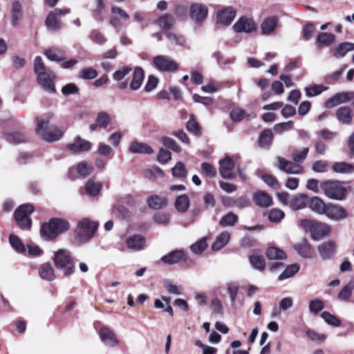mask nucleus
Returning a JSON list of instances; mask_svg holds the SVG:
<instances>
[{
    "label": "nucleus",
    "instance_id": "obj_1",
    "mask_svg": "<svg viewBox=\"0 0 354 354\" xmlns=\"http://www.w3.org/2000/svg\"><path fill=\"white\" fill-rule=\"evenodd\" d=\"M69 228L70 224L66 220L53 218L42 225L40 233L46 240H51L66 232Z\"/></svg>",
    "mask_w": 354,
    "mask_h": 354
},
{
    "label": "nucleus",
    "instance_id": "obj_2",
    "mask_svg": "<svg viewBox=\"0 0 354 354\" xmlns=\"http://www.w3.org/2000/svg\"><path fill=\"white\" fill-rule=\"evenodd\" d=\"M98 225L89 218H83L79 221L77 228L75 230V240L80 243H85L89 241L95 233Z\"/></svg>",
    "mask_w": 354,
    "mask_h": 354
},
{
    "label": "nucleus",
    "instance_id": "obj_3",
    "mask_svg": "<svg viewBox=\"0 0 354 354\" xmlns=\"http://www.w3.org/2000/svg\"><path fill=\"white\" fill-rule=\"evenodd\" d=\"M53 261L57 268L64 269V275L67 277L74 273L75 264L73 261L70 251L66 249H59L55 252Z\"/></svg>",
    "mask_w": 354,
    "mask_h": 354
},
{
    "label": "nucleus",
    "instance_id": "obj_4",
    "mask_svg": "<svg viewBox=\"0 0 354 354\" xmlns=\"http://www.w3.org/2000/svg\"><path fill=\"white\" fill-rule=\"evenodd\" d=\"M320 188L324 194L331 199L341 201L347 194L346 188L338 180H325L321 183Z\"/></svg>",
    "mask_w": 354,
    "mask_h": 354
},
{
    "label": "nucleus",
    "instance_id": "obj_5",
    "mask_svg": "<svg viewBox=\"0 0 354 354\" xmlns=\"http://www.w3.org/2000/svg\"><path fill=\"white\" fill-rule=\"evenodd\" d=\"M300 227L306 232H309L313 240L319 241L330 232L329 227L322 223L303 219L300 221Z\"/></svg>",
    "mask_w": 354,
    "mask_h": 354
},
{
    "label": "nucleus",
    "instance_id": "obj_6",
    "mask_svg": "<svg viewBox=\"0 0 354 354\" xmlns=\"http://www.w3.org/2000/svg\"><path fill=\"white\" fill-rule=\"evenodd\" d=\"M37 122L36 131L44 140L47 142H54L59 140L62 136V131L55 126L47 127L48 121L45 119L36 118Z\"/></svg>",
    "mask_w": 354,
    "mask_h": 354
},
{
    "label": "nucleus",
    "instance_id": "obj_7",
    "mask_svg": "<svg viewBox=\"0 0 354 354\" xmlns=\"http://www.w3.org/2000/svg\"><path fill=\"white\" fill-rule=\"evenodd\" d=\"M34 207L30 204L20 205L15 211V219L17 225L22 230H28L32 225L30 215L34 212Z\"/></svg>",
    "mask_w": 354,
    "mask_h": 354
},
{
    "label": "nucleus",
    "instance_id": "obj_8",
    "mask_svg": "<svg viewBox=\"0 0 354 354\" xmlns=\"http://www.w3.org/2000/svg\"><path fill=\"white\" fill-rule=\"evenodd\" d=\"M152 62L155 67L162 72H174L178 68V64L166 55L155 56Z\"/></svg>",
    "mask_w": 354,
    "mask_h": 354
},
{
    "label": "nucleus",
    "instance_id": "obj_9",
    "mask_svg": "<svg viewBox=\"0 0 354 354\" xmlns=\"http://www.w3.org/2000/svg\"><path fill=\"white\" fill-rule=\"evenodd\" d=\"M353 100L354 91L339 92L326 100V106L330 109L337 105L344 104Z\"/></svg>",
    "mask_w": 354,
    "mask_h": 354
},
{
    "label": "nucleus",
    "instance_id": "obj_10",
    "mask_svg": "<svg viewBox=\"0 0 354 354\" xmlns=\"http://www.w3.org/2000/svg\"><path fill=\"white\" fill-rule=\"evenodd\" d=\"M55 75L52 71L39 74L37 77L38 84L43 88L44 91L49 93H54L56 91L54 80Z\"/></svg>",
    "mask_w": 354,
    "mask_h": 354
},
{
    "label": "nucleus",
    "instance_id": "obj_11",
    "mask_svg": "<svg viewBox=\"0 0 354 354\" xmlns=\"http://www.w3.org/2000/svg\"><path fill=\"white\" fill-rule=\"evenodd\" d=\"M324 214L333 221L342 220L348 216V212L343 207L332 203L327 204Z\"/></svg>",
    "mask_w": 354,
    "mask_h": 354
},
{
    "label": "nucleus",
    "instance_id": "obj_12",
    "mask_svg": "<svg viewBox=\"0 0 354 354\" xmlns=\"http://www.w3.org/2000/svg\"><path fill=\"white\" fill-rule=\"evenodd\" d=\"M219 164V173L223 178L232 179L235 175L233 173L235 164L232 159L229 156L221 159L218 162Z\"/></svg>",
    "mask_w": 354,
    "mask_h": 354
},
{
    "label": "nucleus",
    "instance_id": "obj_13",
    "mask_svg": "<svg viewBox=\"0 0 354 354\" xmlns=\"http://www.w3.org/2000/svg\"><path fill=\"white\" fill-rule=\"evenodd\" d=\"M277 167L288 174H298L303 171L304 168L297 162L289 161L281 157H277Z\"/></svg>",
    "mask_w": 354,
    "mask_h": 354
},
{
    "label": "nucleus",
    "instance_id": "obj_14",
    "mask_svg": "<svg viewBox=\"0 0 354 354\" xmlns=\"http://www.w3.org/2000/svg\"><path fill=\"white\" fill-rule=\"evenodd\" d=\"M336 248V244L332 241H328L320 244L318 246V252L322 260L332 259L335 254Z\"/></svg>",
    "mask_w": 354,
    "mask_h": 354
},
{
    "label": "nucleus",
    "instance_id": "obj_15",
    "mask_svg": "<svg viewBox=\"0 0 354 354\" xmlns=\"http://www.w3.org/2000/svg\"><path fill=\"white\" fill-rule=\"evenodd\" d=\"M208 14L207 7L202 3H194L190 8V17L195 21L201 22L205 19Z\"/></svg>",
    "mask_w": 354,
    "mask_h": 354
},
{
    "label": "nucleus",
    "instance_id": "obj_16",
    "mask_svg": "<svg viewBox=\"0 0 354 354\" xmlns=\"http://www.w3.org/2000/svg\"><path fill=\"white\" fill-rule=\"evenodd\" d=\"M161 261L169 265L176 264L180 261H186L187 256L184 250H176L169 252L161 257Z\"/></svg>",
    "mask_w": 354,
    "mask_h": 354
},
{
    "label": "nucleus",
    "instance_id": "obj_17",
    "mask_svg": "<svg viewBox=\"0 0 354 354\" xmlns=\"http://www.w3.org/2000/svg\"><path fill=\"white\" fill-rule=\"evenodd\" d=\"M233 28L237 32H244L248 33L254 31L257 26L252 19L242 17L234 24Z\"/></svg>",
    "mask_w": 354,
    "mask_h": 354
},
{
    "label": "nucleus",
    "instance_id": "obj_18",
    "mask_svg": "<svg viewBox=\"0 0 354 354\" xmlns=\"http://www.w3.org/2000/svg\"><path fill=\"white\" fill-rule=\"evenodd\" d=\"M335 115L340 124L348 125L352 122L353 112L349 106H342L336 110Z\"/></svg>",
    "mask_w": 354,
    "mask_h": 354
},
{
    "label": "nucleus",
    "instance_id": "obj_19",
    "mask_svg": "<svg viewBox=\"0 0 354 354\" xmlns=\"http://www.w3.org/2000/svg\"><path fill=\"white\" fill-rule=\"evenodd\" d=\"M91 143L87 140L82 139L80 136H77L73 143L67 145V148L73 153L88 151L91 148Z\"/></svg>",
    "mask_w": 354,
    "mask_h": 354
},
{
    "label": "nucleus",
    "instance_id": "obj_20",
    "mask_svg": "<svg viewBox=\"0 0 354 354\" xmlns=\"http://www.w3.org/2000/svg\"><path fill=\"white\" fill-rule=\"evenodd\" d=\"M236 15V11L232 8H226L217 12L218 22L225 26L230 25Z\"/></svg>",
    "mask_w": 354,
    "mask_h": 354
},
{
    "label": "nucleus",
    "instance_id": "obj_21",
    "mask_svg": "<svg viewBox=\"0 0 354 354\" xmlns=\"http://www.w3.org/2000/svg\"><path fill=\"white\" fill-rule=\"evenodd\" d=\"M100 336L102 342L109 346H115L118 344L115 333L107 327H102L100 330Z\"/></svg>",
    "mask_w": 354,
    "mask_h": 354
},
{
    "label": "nucleus",
    "instance_id": "obj_22",
    "mask_svg": "<svg viewBox=\"0 0 354 354\" xmlns=\"http://www.w3.org/2000/svg\"><path fill=\"white\" fill-rule=\"evenodd\" d=\"M255 204L261 207H268L272 205V197L266 192L257 191L253 194Z\"/></svg>",
    "mask_w": 354,
    "mask_h": 354
},
{
    "label": "nucleus",
    "instance_id": "obj_23",
    "mask_svg": "<svg viewBox=\"0 0 354 354\" xmlns=\"http://www.w3.org/2000/svg\"><path fill=\"white\" fill-rule=\"evenodd\" d=\"M295 249L298 254L306 259H312L314 257L315 252L311 245L306 240H303L295 245Z\"/></svg>",
    "mask_w": 354,
    "mask_h": 354
},
{
    "label": "nucleus",
    "instance_id": "obj_24",
    "mask_svg": "<svg viewBox=\"0 0 354 354\" xmlns=\"http://www.w3.org/2000/svg\"><path fill=\"white\" fill-rule=\"evenodd\" d=\"M44 55L49 60L56 62H60L66 58V52L63 49L56 47L45 50Z\"/></svg>",
    "mask_w": 354,
    "mask_h": 354
},
{
    "label": "nucleus",
    "instance_id": "obj_25",
    "mask_svg": "<svg viewBox=\"0 0 354 354\" xmlns=\"http://www.w3.org/2000/svg\"><path fill=\"white\" fill-rule=\"evenodd\" d=\"M23 17L22 6L18 1H14L11 9V24L13 26H18Z\"/></svg>",
    "mask_w": 354,
    "mask_h": 354
},
{
    "label": "nucleus",
    "instance_id": "obj_26",
    "mask_svg": "<svg viewBox=\"0 0 354 354\" xmlns=\"http://www.w3.org/2000/svg\"><path fill=\"white\" fill-rule=\"evenodd\" d=\"M2 138L12 145L23 143L26 140V136L20 131L5 132Z\"/></svg>",
    "mask_w": 354,
    "mask_h": 354
},
{
    "label": "nucleus",
    "instance_id": "obj_27",
    "mask_svg": "<svg viewBox=\"0 0 354 354\" xmlns=\"http://www.w3.org/2000/svg\"><path fill=\"white\" fill-rule=\"evenodd\" d=\"M146 239L141 235H133L127 239V246L134 250H140L145 248Z\"/></svg>",
    "mask_w": 354,
    "mask_h": 354
},
{
    "label": "nucleus",
    "instance_id": "obj_28",
    "mask_svg": "<svg viewBox=\"0 0 354 354\" xmlns=\"http://www.w3.org/2000/svg\"><path fill=\"white\" fill-rule=\"evenodd\" d=\"M129 150L133 153L151 154L153 153V149L149 145L138 141H133L130 144Z\"/></svg>",
    "mask_w": 354,
    "mask_h": 354
},
{
    "label": "nucleus",
    "instance_id": "obj_29",
    "mask_svg": "<svg viewBox=\"0 0 354 354\" xmlns=\"http://www.w3.org/2000/svg\"><path fill=\"white\" fill-rule=\"evenodd\" d=\"M39 277L48 281H52L55 279L54 270L50 263H45L39 268Z\"/></svg>",
    "mask_w": 354,
    "mask_h": 354
},
{
    "label": "nucleus",
    "instance_id": "obj_30",
    "mask_svg": "<svg viewBox=\"0 0 354 354\" xmlns=\"http://www.w3.org/2000/svg\"><path fill=\"white\" fill-rule=\"evenodd\" d=\"M145 77V72L140 67H136L134 69L133 77L130 82V88L136 91L141 86Z\"/></svg>",
    "mask_w": 354,
    "mask_h": 354
},
{
    "label": "nucleus",
    "instance_id": "obj_31",
    "mask_svg": "<svg viewBox=\"0 0 354 354\" xmlns=\"http://www.w3.org/2000/svg\"><path fill=\"white\" fill-rule=\"evenodd\" d=\"M230 239V234L227 231H223L220 233L216 238L214 243L212 245V249L214 251H218L224 248Z\"/></svg>",
    "mask_w": 354,
    "mask_h": 354
},
{
    "label": "nucleus",
    "instance_id": "obj_32",
    "mask_svg": "<svg viewBox=\"0 0 354 354\" xmlns=\"http://www.w3.org/2000/svg\"><path fill=\"white\" fill-rule=\"evenodd\" d=\"M190 205V200L187 195L181 194L176 198L174 202L175 208L180 213L186 212Z\"/></svg>",
    "mask_w": 354,
    "mask_h": 354
},
{
    "label": "nucleus",
    "instance_id": "obj_33",
    "mask_svg": "<svg viewBox=\"0 0 354 354\" xmlns=\"http://www.w3.org/2000/svg\"><path fill=\"white\" fill-rule=\"evenodd\" d=\"M149 207L153 209H160L165 207L167 204V199L165 196L152 195L147 199Z\"/></svg>",
    "mask_w": 354,
    "mask_h": 354
},
{
    "label": "nucleus",
    "instance_id": "obj_34",
    "mask_svg": "<svg viewBox=\"0 0 354 354\" xmlns=\"http://www.w3.org/2000/svg\"><path fill=\"white\" fill-rule=\"evenodd\" d=\"M332 169L334 172L338 174H350L354 173V165L346 162H335Z\"/></svg>",
    "mask_w": 354,
    "mask_h": 354
},
{
    "label": "nucleus",
    "instance_id": "obj_35",
    "mask_svg": "<svg viewBox=\"0 0 354 354\" xmlns=\"http://www.w3.org/2000/svg\"><path fill=\"white\" fill-rule=\"evenodd\" d=\"M354 50V43L344 42L337 46L333 50V55L336 58H341L349 52Z\"/></svg>",
    "mask_w": 354,
    "mask_h": 354
},
{
    "label": "nucleus",
    "instance_id": "obj_36",
    "mask_svg": "<svg viewBox=\"0 0 354 354\" xmlns=\"http://www.w3.org/2000/svg\"><path fill=\"white\" fill-rule=\"evenodd\" d=\"M155 23L161 28L165 30H169L174 26L175 24V19L171 15L165 14L158 18L155 21Z\"/></svg>",
    "mask_w": 354,
    "mask_h": 354
},
{
    "label": "nucleus",
    "instance_id": "obj_37",
    "mask_svg": "<svg viewBox=\"0 0 354 354\" xmlns=\"http://www.w3.org/2000/svg\"><path fill=\"white\" fill-rule=\"evenodd\" d=\"M102 188V184L100 181H95L94 179H89L86 183L85 190L87 194L91 196L98 195Z\"/></svg>",
    "mask_w": 354,
    "mask_h": 354
},
{
    "label": "nucleus",
    "instance_id": "obj_38",
    "mask_svg": "<svg viewBox=\"0 0 354 354\" xmlns=\"http://www.w3.org/2000/svg\"><path fill=\"white\" fill-rule=\"evenodd\" d=\"M278 19L276 17H271L263 20L261 25V32L263 35H270L275 28Z\"/></svg>",
    "mask_w": 354,
    "mask_h": 354
},
{
    "label": "nucleus",
    "instance_id": "obj_39",
    "mask_svg": "<svg viewBox=\"0 0 354 354\" xmlns=\"http://www.w3.org/2000/svg\"><path fill=\"white\" fill-rule=\"evenodd\" d=\"M266 257L270 260H283L286 259V252L277 247H269L266 250Z\"/></svg>",
    "mask_w": 354,
    "mask_h": 354
},
{
    "label": "nucleus",
    "instance_id": "obj_40",
    "mask_svg": "<svg viewBox=\"0 0 354 354\" xmlns=\"http://www.w3.org/2000/svg\"><path fill=\"white\" fill-rule=\"evenodd\" d=\"M309 207L313 212L319 214H324L327 207V204H326L319 197L315 196L310 200Z\"/></svg>",
    "mask_w": 354,
    "mask_h": 354
},
{
    "label": "nucleus",
    "instance_id": "obj_41",
    "mask_svg": "<svg viewBox=\"0 0 354 354\" xmlns=\"http://www.w3.org/2000/svg\"><path fill=\"white\" fill-rule=\"evenodd\" d=\"M239 221V217L234 213L230 212L221 217L219 225L223 227L234 226Z\"/></svg>",
    "mask_w": 354,
    "mask_h": 354
},
{
    "label": "nucleus",
    "instance_id": "obj_42",
    "mask_svg": "<svg viewBox=\"0 0 354 354\" xmlns=\"http://www.w3.org/2000/svg\"><path fill=\"white\" fill-rule=\"evenodd\" d=\"M57 16L50 11L45 20L47 28L53 31H57L62 28V23L57 19Z\"/></svg>",
    "mask_w": 354,
    "mask_h": 354
},
{
    "label": "nucleus",
    "instance_id": "obj_43",
    "mask_svg": "<svg viewBox=\"0 0 354 354\" xmlns=\"http://www.w3.org/2000/svg\"><path fill=\"white\" fill-rule=\"evenodd\" d=\"M307 196L305 194L295 196L290 201V206L294 210L301 209L306 205Z\"/></svg>",
    "mask_w": 354,
    "mask_h": 354
},
{
    "label": "nucleus",
    "instance_id": "obj_44",
    "mask_svg": "<svg viewBox=\"0 0 354 354\" xmlns=\"http://www.w3.org/2000/svg\"><path fill=\"white\" fill-rule=\"evenodd\" d=\"M299 270V266L297 263L288 266L286 269L278 277L279 281H283L293 277Z\"/></svg>",
    "mask_w": 354,
    "mask_h": 354
},
{
    "label": "nucleus",
    "instance_id": "obj_45",
    "mask_svg": "<svg viewBox=\"0 0 354 354\" xmlns=\"http://www.w3.org/2000/svg\"><path fill=\"white\" fill-rule=\"evenodd\" d=\"M335 37L332 33L320 32L317 37V42L319 46H328L335 41Z\"/></svg>",
    "mask_w": 354,
    "mask_h": 354
},
{
    "label": "nucleus",
    "instance_id": "obj_46",
    "mask_svg": "<svg viewBox=\"0 0 354 354\" xmlns=\"http://www.w3.org/2000/svg\"><path fill=\"white\" fill-rule=\"evenodd\" d=\"M249 261L252 268L256 270L263 271L266 268V261L263 256L251 255L249 257Z\"/></svg>",
    "mask_w": 354,
    "mask_h": 354
},
{
    "label": "nucleus",
    "instance_id": "obj_47",
    "mask_svg": "<svg viewBox=\"0 0 354 354\" xmlns=\"http://www.w3.org/2000/svg\"><path fill=\"white\" fill-rule=\"evenodd\" d=\"M272 131L270 129H264L259 136V145L263 147H268L272 144Z\"/></svg>",
    "mask_w": 354,
    "mask_h": 354
},
{
    "label": "nucleus",
    "instance_id": "obj_48",
    "mask_svg": "<svg viewBox=\"0 0 354 354\" xmlns=\"http://www.w3.org/2000/svg\"><path fill=\"white\" fill-rule=\"evenodd\" d=\"M9 242L12 248L18 253H24L26 248L21 239L14 234L9 236Z\"/></svg>",
    "mask_w": 354,
    "mask_h": 354
},
{
    "label": "nucleus",
    "instance_id": "obj_49",
    "mask_svg": "<svg viewBox=\"0 0 354 354\" xmlns=\"http://www.w3.org/2000/svg\"><path fill=\"white\" fill-rule=\"evenodd\" d=\"M327 89L328 88L323 85L315 84L306 87L305 92L307 97H311L321 94Z\"/></svg>",
    "mask_w": 354,
    "mask_h": 354
},
{
    "label": "nucleus",
    "instance_id": "obj_50",
    "mask_svg": "<svg viewBox=\"0 0 354 354\" xmlns=\"http://www.w3.org/2000/svg\"><path fill=\"white\" fill-rule=\"evenodd\" d=\"M354 288V281H351L347 285L344 286L337 295L339 300H346L351 296Z\"/></svg>",
    "mask_w": 354,
    "mask_h": 354
},
{
    "label": "nucleus",
    "instance_id": "obj_51",
    "mask_svg": "<svg viewBox=\"0 0 354 354\" xmlns=\"http://www.w3.org/2000/svg\"><path fill=\"white\" fill-rule=\"evenodd\" d=\"M172 175L178 178H185L187 175V171L184 163L178 162L172 169Z\"/></svg>",
    "mask_w": 354,
    "mask_h": 354
},
{
    "label": "nucleus",
    "instance_id": "obj_52",
    "mask_svg": "<svg viewBox=\"0 0 354 354\" xmlns=\"http://www.w3.org/2000/svg\"><path fill=\"white\" fill-rule=\"evenodd\" d=\"M100 128H106L111 123L110 115L104 111L100 112L95 120Z\"/></svg>",
    "mask_w": 354,
    "mask_h": 354
},
{
    "label": "nucleus",
    "instance_id": "obj_53",
    "mask_svg": "<svg viewBox=\"0 0 354 354\" xmlns=\"http://www.w3.org/2000/svg\"><path fill=\"white\" fill-rule=\"evenodd\" d=\"M97 71L92 68H84L79 72V77L83 80H93L97 76Z\"/></svg>",
    "mask_w": 354,
    "mask_h": 354
},
{
    "label": "nucleus",
    "instance_id": "obj_54",
    "mask_svg": "<svg viewBox=\"0 0 354 354\" xmlns=\"http://www.w3.org/2000/svg\"><path fill=\"white\" fill-rule=\"evenodd\" d=\"M207 247V239L203 237L190 246V250L196 254H201Z\"/></svg>",
    "mask_w": 354,
    "mask_h": 354
},
{
    "label": "nucleus",
    "instance_id": "obj_55",
    "mask_svg": "<svg viewBox=\"0 0 354 354\" xmlns=\"http://www.w3.org/2000/svg\"><path fill=\"white\" fill-rule=\"evenodd\" d=\"M321 317L329 325L335 327L339 326L341 325L340 320L337 317L327 311L323 312L321 314Z\"/></svg>",
    "mask_w": 354,
    "mask_h": 354
},
{
    "label": "nucleus",
    "instance_id": "obj_56",
    "mask_svg": "<svg viewBox=\"0 0 354 354\" xmlns=\"http://www.w3.org/2000/svg\"><path fill=\"white\" fill-rule=\"evenodd\" d=\"M308 151V147H305L301 151L297 149L294 150L292 153V158L295 162L299 165V163L304 162L306 159Z\"/></svg>",
    "mask_w": 354,
    "mask_h": 354
},
{
    "label": "nucleus",
    "instance_id": "obj_57",
    "mask_svg": "<svg viewBox=\"0 0 354 354\" xmlns=\"http://www.w3.org/2000/svg\"><path fill=\"white\" fill-rule=\"evenodd\" d=\"M324 308V302L319 299H311L309 301V310L313 314H317Z\"/></svg>",
    "mask_w": 354,
    "mask_h": 354
},
{
    "label": "nucleus",
    "instance_id": "obj_58",
    "mask_svg": "<svg viewBox=\"0 0 354 354\" xmlns=\"http://www.w3.org/2000/svg\"><path fill=\"white\" fill-rule=\"evenodd\" d=\"M93 168L91 164H88L86 162H81L77 167V173L82 176H88L93 171Z\"/></svg>",
    "mask_w": 354,
    "mask_h": 354
},
{
    "label": "nucleus",
    "instance_id": "obj_59",
    "mask_svg": "<svg viewBox=\"0 0 354 354\" xmlns=\"http://www.w3.org/2000/svg\"><path fill=\"white\" fill-rule=\"evenodd\" d=\"M186 128L187 131H189L190 133H192L194 135H199V124L195 120L193 114L190 115L189 120L187 122Z\"/></svg>",
    "mask_w": 354,
    "mask_h": 354
},
{
    "label": "nucleus",
    "instance_id": "obj_60",
    "mask_svg": "<svg viewBox=\"0 0 354 354\" xmlns=\"http://www.w3.org/2000/svg\"><path fill=\"white\" fill-rule=\"evenodd\" d=\"M34 72L37 75V77L39 75V74H43L48 72L46 71V66L42 60V58L40 56H37L35 59Z\"/></svg>",
    "mask_w": 354,
    "mask_h": 354
},
{
    "label": "nucleus",
    "instance_id": "obj_61",
    "mask_svg": "<svg viewBox=\"0 0 354 354\" xmlns=\"http://www.w3.org/2000/svg\"><path fill=\"white\" fill-rule=\"evenodd\" d=\"M247 116L245 111L241 108L234 109L230 112V118L234 122H240Z\"/></svg>",
    "mask_w": 354,
    "mask_h": 354
},
{
    "label": "nucleus",
    "instance_id": "obj_62",
    "mask_svg": "<svg viewBox=\"0 0 354 354\" xmlns=\"http://www.w3.org/2000/svg\"><path fill=\"white\" fill-rule=\"evenodd\" d=\"M329 165L326 160H320L315 161L312 166L315 172L324 173L328 170Z\"/></svg>",
    "mask_w": 354,
    "mask_h": 354
},
{
    "label": "nucleus",
    "instance_id": "obj_63",
    "mask_svg": "<svg viewBox=\"0 0 354 354\" xmlns=\"http://www.w3.org/2000/svg\"><path fill=\"white\" fill-rule=\"evenodd\" d=\"M293 127V122L292 120L276 124L274 126V131L277 133L281 134L285 131L290 130Z\"/></svg>",
    "mask_w": 354,
    "mask_h": 354
},
{
    "label": "nucleus",
    "instance_id": "obj_64",
    "mask_svg": "<svg viewBox=\"0 0 354 354\" xmlns=\"http://www.w3.org/2000/svg\"><path fill=\"white\" fill-rule=\"evenodd\" d=\"M285 216L284 212L279 209H272L269 213V220L271 222L277 223L282 220Z\"/></svg>",
    "mask_w": 354,
    "mask_h": 354
}]
</instances>
